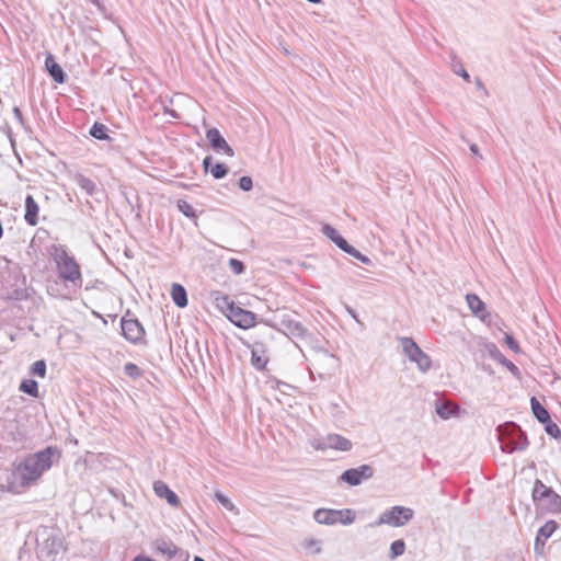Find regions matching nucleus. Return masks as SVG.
Here are the masks:
<instances>
[{"instance_id": "f257e3e1", "label": "nucleus", "mask_w": 561, "mask_h": 561, "mask_svg": "<svg viewBox=\"0 0 561 561\" xmlns=\"http://www.w3.org/2000/svg\"><path fill=\"white\" fill-rule=\"evenodd\" d=\"M48 254L54 261L58 277L66 285L71 284L75 288L82 286V273L79 263L75 256L70 255L65 245L51 244L48 248Z\"/></svg>"}, {"instance_id": "37998d69", "label": "nucleus", "mask_w": 561, "mask_h": 561, "mask_svg": "<svg viewBox=\"0 0 561 561\" xmlns=\"http://www.w3.org/2000/svg\"><path fill=\"white\" fill-rule=\"evenodd\" d=\"M238 186L241 191L249 192L253 187V181L251 176H241L238 181Z\"/></svg>"}, {"instance_id": "ddd939ff", "label": "nucleus", "mask_w": 561, "mask_h": 561, "mask_svg": "<svg viewBox=\"0 0 561 561\" xmlns=\"http://www.w3.org/2000/svg\"><path fill=\"white\" fill-rule=\"evenodd\" d=\"M541 510L552 513H561V495H559L553 489L537 504Z\"/></svg>"}, {"instance_id": "4c0bfd02", "label": "nucleus", "mask_w": 561, "mask_h": 561, "mask_svg": "<svg viewBox=\"0 0 561 561\" xmlns=\"http://www.w3.org/2000/svg\"><path fill=\"white\" fill-rule=\"evenodd\" d=\"M124 373L131 379H138L142 376V370L134 363L125 364Z\"/></svg>"}, {"instance_id": "dca6fc26", "label": "nucleus", "mask_w": 561, "mask_h": 561, "mask_svg": "<svg viewBox=\"0 0 561 561\" xmlns=\"http://www.w3.org/2000/svg\"><path fill=\"white\" fill-rule=\"evenodd\" d=\"M280 331L291 339L299 340H304L310 334L308 329L301 322L294 319L291 321H286V327L280 329Z\"/></svg>"}, {"instance_id": "cd10ccee", "label": "nucleus", "mask_w": 561, "mask_h": 561, "mask_svg": "<svg viewBox=\"0 0 561 561\" xmlns=\"http://www.w3.org/2000/svg\"><path fill=\"white\" fill-rule=\"evenodd\" d=\"M552 488L547 486L541 480L536 479L531 492L533 501L538 504L550 492Z\"/></svg>"}, {"instance_id": "49530a36", "label": "nucleus", "mask_w": 561, "mask_h": 561, "mask_svg": "<svg viewBox=\"0 0 561 561\" xmlns=\"http://www.w3.org/2000/svg\"><path fill=\"white\" fill-rule=\"evenodd\" d=\"M202 165H203V169H204L205 173L210 172V169L214 165L213 164V157L211 156L205 157L204 160H203Z\"/></svg>"}, {"instance_id": "c756f323", "label": "nucleus", "mask_w": 561, "mask_h": 561, "mask_svg": "<svg viewBox=\"0 0 561 561\" xmlns=\"http://www.w3.org/2000/svg\"><path fill=\"white\" fill-rule=\"evenodd\" d=\"M90 135L98 140H111L107 126L100 122H95L91 126Z\"/></svg>"}, {"instance_id": "13d9d810", "label": "nucleus", "mask_w": 561, "mask_h": 561, "mask_svg": "<svg viewBox=\"0 0 561 561\" xmlns=\"http://www.w3.org/2000/svg\"><path fill=\"white\" fill-rule=\"evenodd\" d=\"M321 551V548L320 547H317L316 549V553H319Z\"/></svg>"}, {"instance_id": "2f4dec72", "label": "nucleus", "mask_w": 561, "mask_h": 561, "mask_svg": "<svg viewBox=\"0 0 561 561\" xmlns=\"http://www.w3.org/2000/svg\"><path fill=\"white\" fill-rule=\"evenodd\" d=\"M251 364L254 368L263 370L267 364V358L265 357L264 352L257 350L256 347L253 348L251 355Z\"/></svg>"}, {"instance_id": "6e6d98bb", "label": "nucleus", "mask_w": 561, "mask_h": 561, "mask_svg": "<svg viewBox=\"0 0 561 561\" xmlns=\"http://www.w3.org/2000/svg\"><path fill=\"white\" fill-rule=\"evenodd\" d=\"M193 561H205V560L202 557L196 556V557H194Z\"/></svg>"}, {"instance_id": "1a4fd4ad", "label": "nucleus", "mask_w": 561, "mask_h": 561, "mask_svg": "<svg viewBox=\"0 0 561 561\" xmlns=\"http://www.w3.org/2000/svg\"><path fill=\"white\" fill-rule=\"evenodd\" d=\"M22 482L18 469L15 467V462L11 468L1 467L0 468V489L2 491L19 493L24 485H20Z\"/></svg>"}, {"instance_id": "09e8293b", "label": "nucleus", "mask_w": 561, "mask_h": 561, "mask_svg": "<svg viewBox=\"0 0 561 561\" xmlns=\"http://www.w3.org/2000/svg\"><path fill=\"white\" fill-rule=\"evenodd\" d=\"M164 114H167V115H169V116H171L172 118H175V119L180 118V115H179V113L176 111L168 108V107H164Z\"/></svg>"}, {"instance_id": "7c9ffc66", "label": "nucleus", "mask_w": 561, "mask_h": 561, "mask_svg": "<svg viewBox=\"0 0 561 561\" xmlns=\"http://www.w3.org/2000/svg\"><path fill=\"white\" fill-rule=\"evenodd\" d=\"M559 525L556 520H548L543 526H541L536 537L542 539L543 541H547L552 534L558 529Z\"/></svg>"}, {"instance_id": "c9c22d12", "label": "nucleus", "mask_w": 561, "mask_h": 561, "mask_svg": "<svg viewBox=\"0 0 561 561\" xmlns=\"http://www.w3.org/2000/svg\"><path fill=\"white\" fill-rule=\"evenodd\" d=\"M344 252L350 254L351 256L355 257L356 260L360 261L363 264H366V265L371 264V260L367 255H364L363 253H360L357 249H355L350 243L344 249Z\"/></svg>"}, {"instance_id": "5701e85b", "label": "nucleus", "mask_w": 561, "mask_h": 561, "mask_svg": "<svg viewBox=\"0 0 561 561\" xmlns=\"http://www.w3.org/2000/svg\"><path fill=\"white\" fill-rule=\"evenodd\" d=\"M171 297H172L173 302L179 308H184L188 304L186 289L181 284L174 283L172 285Z\"/></svg>"}, {"instance_id": "6ab92c4d", "label": "nucleus", "mask_w": 561, "mask_h": 561, "mask_svg": "<svg viewBox=\"0 0 561 561\" xmlns=\"http://www.w3.org/2000/svg\"><path fill=\"white\" fill-rule=\"evenodd\" d=\"M38 211L39 207L32 195L25 197V214L24 220L30 226H36L38 224Z\"/></svg>"}, {"instance_id": "8fccbe9b", "label": "nucleus", "mask_w": 561, "mask_h": 561, "mask_svg": "<svg viewBox=\"0 0 561 561\" xmlns=\"http://www.w3.org/2000/svg\"><path fill=\"white\" fill-rule=\"evenodd\" d=\"M469 148L473 154L478 156L479 158H482V156L480 154L479 147L476 144H471Z\"/></svg>"}, {"instance_id": "4468645a", "label": "nucleus", "mask_w": 561, "mask_h": 561, "mask_svg": "<svg viewBox=\"0 0 561 561\" xmlns=\"http://www.w3.org/2000/svg\"><path fill=\"white\" fill-rule=\"evenodd\" d=\"M488 351H489V354L490 356L496 360L497 363H500L501 365H503L504 367H506L511 374L516 377V378H520V370L519 368L513 363L511 362L510 359H507L502 353L501 351L496 347L495 344H490L488 346Z\"/></svg>"}, {"instance_id": "a211bd4d", "label": "nucleus", "mask_w": 561, "mask_h": 561, "mask_svg": "<svg viewBox=\"0 0 561 561\" xmlns=\"http://www.w3.org/2000/svg\"><path fill=\"white\" fill-rule=\"evenodd\" d=\"M45 68L55 82L64 83L66 81L65 71L51 54H48L45 59Z\"/></svg>"}, {"instance_id": "4d7b16f0", "label": "nucleus", "mask_w": 561, "mask_h": 561, "mask_svg": "<svg viewBox=\"0 0 561 561\" xmlns=\"http://www.w3.org/2000/svg\"><path fill=\"white\" fill-rule=\"evenodd\" d=\"M307 1H308V2H310V3H314V4H317V3H320V2H321V0H307Z\"/></svg>"}, {"instance_id": "f3484780", "label": "nucleus", "mask_w": 561, "mask_h": 561, "mask_svg": "<svg viewBox=\"0 0 561 561\" xmlns=\"http://www.w3.org/2000/svg\"><path fill=\"white\" fill-rule=\"evenodd\" d=\"M324 447L341 451H348L352 449L353 444L350 439L340 434H329L324 438Z\"/></svg>"}, {"instance_id": "a19ab883", "label": "nucleus", "mask_w": 561, "mask_h": 561, "mask_svg": "<svg viewBox=\"0 0 561 561\" xmlns=\"http://www.w3.org/2000/svg\"><path fill=\"white\" fill-rule=\"evenodd\" d=\"M453 70L456 75L460 76L462 79H465L467 82L470 81V75L468 73V71L465 69L463 65L461 64V61L457 60L453 64Z\"/></svg>"}, {"instance_id": "20e7f679", "label": "nucleus", "mask_w": 561, "mask_h": 561, "mask_svg": "<svg viewBox=\"0 0 561 561\" xmlns=\"http://www.w3.org/2000/svg\"><path fill=\"white\" fill-rule=\"evenodd\" d=\"M414 517V511L407 506L396 505L383 511L371 526L388 525L391 527H403Z\"/></svg>"}, {"instance_id": "ea45409f", "label": "nucleus", "mask_w": 561, "mask_h": 561, "mask_svg": "<svg viewBox=\"0 0 561 561\" xmlns=\"http://www.w3.org/2000/svg\"><path fill=\"white\" fill-rule=\"evenodd\" d=\"M228 265L236 275H241L245 270L244 263L234 257L229 260Z\"/></svg>"}, {"instance_id": "de8ad7c7", "label": "nucleus", "mask_w": 561, "mask_h": 561, "mask_svg": "<svg viewBox=\"0 0 561 561\" xmlns=\"http://www.w3.org/2000/svg\"><path fill=\"white\" fill-rule=\"evenodd\" d=\"M12 112H13L14 117L19 122V124L24 126V118H23V114H22V111L20 110V107L19 106H14Z\"/></svg>"}, {"instance_id": "39448f33", "label": "nucleus", "mask_w": 561, "mask_h": 561, "mask_svg": "<svg viewBox=\"0 0 561 561\" xmlns=\"http://www.w3.org/2000/svg\"><path fill=\"white\" fill-rule=\"evenodd\" d=\"M399 342L402 346L404 355L409 358L410 362L416 364L420 371L426 373L431 369V357L425 352L422 351V348L415 343V341L412 337L401 336L399 337Z\"/></svg>"}, {"instance_id": "9d476101", "label": "nucleus", "mask_w": 561, "mask_h": 561, "mask_svg": "<svg viewBox=\"0 0 561 561\" xmlns=\"http://www.w3.org/2000/svg\"><path fill=\"white\" fill-rule=\"evenodd\" d=\"M226 317L240 329H250L259 323L254 312L245 310L237 305Z\"/></svg>"}, {"instance_id": "a878e982", "label": "nucleus", "mask_w": 561, "mask_h": 561, "mask_svg": "<svg viewBox=\"0 0 561 561\" xmlns=\"http://www.w3.org/2000/svg\"><path fill=\"white\" fill-rule=\"evenodd\" d=\"M216 307L221 310L226 316L231 311V309L236 306L234 301L226 294L216 293L215 296Z\"/></svg>"}, {"instance_id": "3c124183", "label": "nucleus", "mask_w": 561, "mask_h": 561, "mask_svg": "<svg viewBox=\"0 0 561 561\" xmlns=\"http://www.w3.org/2000/svg\"><path fill=\"white\" fill-rule=\"evenodd\" d=\"M476 85L478 89L482 90L485 94H488V91H486L483 82L479 78H476Z\"/></svg>"}, {"instance_id": "603ef678", "label": "nucleus", "mask_w": 561, "mask_h": 561, "mask_svg": "<svg viewBox=\"0 0 561 561\" xmlns=\"http://www.w3.org/2000/svg\"><path fill=\"white\" fill-rule=\"evenodd\" d=\"M133 561H156V560L147 558V557L138 556Z\"/></svg>"}, {"instance_id": "0eeeda50", "label": "nucleus", "mask_w": 561, "mask_h": 561, "mask_svg": "<svg viewBox=\"0 0 561 561\" xmlns=\"http://www.w3.org/2000/svg\"><path fill=\"white\" fill-rule=\"evenodd\" d=\"M130 311L128 310L121 319V328L123 336L131 344L141 345L146 344V331L137 318H129Z\"/></svg>"}, {"instance_id": "c03bdc74", "label": "nucleus", "mask_w": 561, "mask_h": 561, "mask_svg": "<svg viewBox=\"0 0 561 561\" xmlns=\"http://www.w3.org/2000/svg\"><path fill=\"white\" fill-rule=\"evenodd\" d=\"M504 341L506 345L516 354L520 353V347L516 339L511 334H505Z\"/></svg>"}, {"instance_id": "bb28decb", "label": "nucleus", "mask_w": 561, "mask_h": 561, "mask_svg": "<svg viewBox=\"0 0 561 561\" xmlns=\"http://www.w3.org/2000/svg\"><path fill=\"white\" fill-rule=\"evenodd\" d=\"M154 545L159 552L169 558H173L179 551V548L171 540L158 539Z\"/></svg>"}, {"instance_id": "473e14b6", "label": "nucleus", "mask_w": 561, "mask_h": 561, "mask_svg": "<svg viewBox=\"0 0 561 561\" xmlns=\"http://www.w3.org/2000/svg\"><path fill=\"white\" fill-rule=\"evenodd\" d=\"M405 542L403 539H397L390 545L389 558L394 560L405 552Z\"/></svg>"}, {"instance_id": "7ed1b4c3", "label": "nucleus", "mask_w": 561, "mask_h": 561, "mask_svg": "<svg viewBox=\"0 0 561 561\" xmlns=\"http://www.w3.org/2000/svg\"><path fill=\"white\" fill-rule=\"evenodd\" d=\"M501 450L506 454L525 450L528 445L526 433L519 425L508 422L497 427Z\"/></svg>"}, {"instance_id": "4be33fe9", "label": "nucleus", "mask_w": 561, "mask_h": 561, "mask_svg": "<svg viewBox=\"0 0 561 561\" xmlns=\"http://www.w3.org/2000/svg\"><path fill=\"white\" fill-rule=\"evenodd\" d=\"M530 408L535 419L539 423H548L550 419V413L548 410L539 402L536 397L530 398Z\"/></svg>"}, {"instance_id": "2eb2a0df", "label": "nucleus", "mask_w": 561, "mask_h": 561, "mask_svg": "<svg viewBox=\"0 0 561 561\" xmlns=\"http://www.w3.org/2000/svg\"><path fill=\"white\" fill-rule=\"evenodd\" d=\"M153 491L159 497H163L173 507L180 505V499L174 491H172L163 481H156L153 483Z\"/></svg>"}, {"instance_id": "c85d7f7f", "label": "nucleus", "mask_w": 561, "mask_h": 561, "mask_svg": "<svg viewBox=\"0 0 561 561\" xmlns=\"http://www.w3.org/2000/svg\"><path fill=\"white\" fill-rule=\"evenodd\" d=\"M19 390L33 398H38V382L32 378L23 379L19 386Z\"/></svg>"}, {"instance_id": "6e6552de", "label": "nucleus", "mask_w": 561, "mask_h": 561, "mask_svg": "<svg viewBox=\"0 0 561 561\" xmlns=\"http://www.w3.org/2000/svg\"><path fill=\"white\" fill-rule=\"evenodd\" d=\"M374 473L375 469L370 465H362L357 468H350L343 471L340 476V480L351 486H356L363 481L371 479Z\"/></svg>"}, {"instance_id": "a18cd8bd", "label": "nucleus", "mask_w": 561, "mask_h": 561, "mask_svg": "<svg viewBox=\"0 0 561 561\" xmlns=\"http://www.w3.org/2000/svg\"><path fill=\"white\" fill-rule=\"evenodd\" d=\"M546 541L536 537L534 543V550L536 554H543Z\"/></svg>"}, {"instance_id": "f704fd0d", "label": "nucleus", "mask_w": 561, "mask_h": 561, "mask_svg": "<svg viewBox=\"0 0 561 561\" xmlns=\"http://www.w3.org/2000/svg\"><path fill=\"white\" fill-rule=\"evenodd\" d=\"M46 362L44 359L36 360L32 364L30 368V374L37 376L39 378H45L46 376Z\"/></svg>"}, {"instance_id": "79ce46f5", "label": "nucleus", "mask_w": 561, "mask_h": 561, "mask_svg": "<svg viewBox=\"0 0 561 561\" xmlns=\"http://www.w3.org/2000/svg\"><path fill=\"white\" fill-rule=\"evenodd\" d=\"M215 499H216V501L218 503H220L228 511H233L234 510L233 503L226 495H224L222 493L216 492L215 493Z\"/></svg>"}, {"instance_id": "f8f14e48", "label": "nucleus", "mask_w": 561, "mask_h": 561, "mask_svg": "<svg viewBox=\"0 0 561 561\" xmlns=\"http://www.w3.org/2000/svg\"><path fill=\"white\" fill-rule=\"evenodd\" d=\"M268 310L274 313L273 318H261L259 323H263L270 328L276 329L280 331L278 324L283 328L286 327V321H291L293 318L289 313L286 312V308H276L275 310L268 307Z\"/></svg>"}, {"instance_id": "aec40b11", "label": "nucleus", "mask_w": 561, "mask_h": 561, "mask_svg": "<svg viewBox=\"0 0 561 561\" xmlns=\"http://www.w3.org/2000/svg\"><path fill=\"white\" fill-rule=\"evenodd\" d=\"M466 299L472 313L476 317L484 320L488 316L485 304L476 294H468Z\"/></svg>"}, {"instance_id": "412c9836", "label": "nucleus", "mask_w": 561, "mask_h": 561, "mask_svg": "<svg viewBox=\"0 0 561 561\" xmlns=\"http://www.w3.org/2000/svg\"><path fill=\"white\" fill-rule=\"evenodd\" d=\"M322 233L330 239L339 249L344 251L348 242L337 232V230L329 224L322 226Z\"/></svg>"}, {"instance_id": "f03ea898", "label": "nucleus", "mask_w": 561, "mask_h": 561, "mask_svg": "<svg viewBox=\"0 0 561 561\" xmlns=\"http://www.w3.org/2000/svg\"><path fill=\"white\" fill-rule=\"evenodd\" d=\"M57 449L48 446L45 449L30 455L24 460L15 462L19 476L22 480L20 485L28 486L33 481L37 480L42 473L48 470L53 465V456Z\"/></svg>"}, {"instance_id": "58836bf2", "label": "nucleus", "mask_w": 561, "mask_h": 561, "mask_svg": "<svg viewBox=\"0 0 561 561\" xmlns=\"http://www.w3.org/2000/svg\"><path fill=\"white\" fill-rule=\"evenodd\" d=\"M545 425V432L552 438L559 439L561 438V430L560 427L549 419L548 423H542Z\"/></svg>"}, {"instance_id": "393cba45", "label": "nucleus", "mask_w": 561, "mask_h": 561, "mask_svg": "<svg viewBox=\"0 0 561 561\" xmlns=\"http://www.w3.org/2000/svg\"><path fill=\"white\" fill-rule=\"evenodd\" d=\"M459 407L451 405L446 402H437L436 403V413L443 420H448L451 416L458 415Z\"/></svg>"}, {"instance_id": "b1692460", "label": "nucleus", "mask_w": 561, "mask_h": 561, "mask_svg": "<svg viewBox=\"0 0 561 561\" xmlns=\"http://www.w3.org/2000/svg\"><path fill=\"white\" fill-rule=\"evenodd\" d=\"M75 183L87 193L89 196H93L96 192V184L85 175L77 173L73 176Z\"/></svg>"}, {"instance_id": "423d86ee", "label": "nucleus", "mask_w": 561, "mask_h": 561, "mask_svg": "<svg viewBox=\"0 0 561 561\" xmlns=\"http://www.w3.org/2000/svg\"><path fill=\"white\" fill-rule=\"evenodd\" d=\"M313 518L321 525H334L337 523H341L342 525H350L355 520V514L350 508H318L313 513Z\"/></svg>"}, {"instance_id": "864d4df0", "label": "nucleus", "mask_w": 561, "mask_h": 561, "mask_svg": "<svg viewBox=\"0 0 561 561\" xmlns=\"http://www.w3.org/2000/svg\"><path fill=\"white\" fill-rule=\"evenodd\" d=\"M91 3H93L94 5H98L100 7L101 5V2L100 0H89Z\"/></svg>"}, {"instance_id": "72a5a7b5", "label": "nucleus", "mask_w": 561, "mask_h": 561, "mask_svg": "<svg viewBox=\"0 0 561 561\" xmlns=\"http://www.w3.org/2000/svg\"><path fill=\"white\" fill-rule=\"evenodd\" d=\"M210 173L214 176V179L221 180L229 173V168L225 163L217 162L211 167Z\"/></svg>"}, {"instance_id": "e433bc0d", "label": "nucleus", "mask_w": 561, "mask_h": 561, "mask_svg": "<svg viewBox=\"0 0 561 561\" xmlns=\"http://www.w3.org/2000/svg\"><path fill=\"white\" fill-rule=\"evenodd\" d=\"M179 210L187 218H196V211L190 203L184 199L178 202Z\"/></svg>"}, {"instance_id": "9b49d317", "label": "nucleus", "mask_w": 561, "mask_h": 561, "mask_svg": "<svg viewBox=\"0 0 561 561\" xmlns=\"http://www.w3.org/2000/svg\"><path fill=\"white\" fill-rule=\"evenodd\" d=\"M206 138L209 141L211 148L217 152H225L227 156L232 157L234 151L226 139L221 136L217 128H210L206 133Z\"/></svg>"}, {"instance_id": "5fc2aeb1", "label": "nucleus", "mask_w": 561, "mask_h": 561, "mask_svg": "<svg viewBox=\"0 0 561 561\" xmlns=\"http://www.w3.org/2000/svg\"><path fill=\"white\" fill-rule=\"evenodd\" d=\"M318 542L313 539L309 540L308 543L306 545L307 547L309 546H313V545H317Z\"/></svg>"}]
</instances>
